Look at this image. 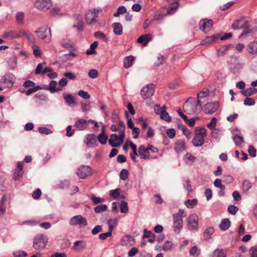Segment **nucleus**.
<instances>
[{
	"mask_svg": "<svg viewBox=\"0 0 257 257\" xmlns=\"http://www.w3.org/2000/svg\"><path fill=\"white\" fill-rule=\"evenodd\" d=\"M207 135V131L205 127H200L195 130V135L192 143L195 147H199L204 143V138Z\"/></svg>",
	"mask_w": 257,
	"mask_h": 257,
	"instance_id": "obj_1",
	"label": "nucleus"
},
{
	"mask_svg": "<svg viewBox=\"0 0 257 257\" xmlns=\"http://www.w3.org/2000/svg\"><path fill=\"white\" fill-rule=\"evenodd\" d=\"M38 38L42 39L45 42L48 43L50 41L51 37V30L46 26H43L39 28L36 31Z\"/></svg>",
	"mask_w": 257,
	"mask_h": 257,
	"instance_id": "obj_2",
	"label": "nucleus"
},
{
	"mask_svg": "<svg viewBox=\"0 0 257 257\" xmlns=\"http://www.w3.org/2000/svg\"><path fill=\"white\" fill-rule=\"evenodd\" d=\"M47 242V238L46 235L39 234L34 239L33 246L35 249H40L44 248Z\"/></svg>",
	"mask_w": 257,
	"mask_h": 257,
	"instance_id": "obj_3",
	"label": "nucleus"
},
{
	"mask_svg": "<svg viewBox=\"0 0 257 257\" xmlns=\"http://www.w3.org/2000/svg\"><path fill=\"white\" fill-rule=\"evenodd\" d=\"M155 92V86L153 83H150L144 86L141 91L143 98L146 99L151 97Z\"/></svg>",
	"mask_w": 257,
	"mask_h": 257,
	"instance_id": "obj_4",
	"label": "nucleus"
},
{
	"mask_svg": "<svg viewBox=\"0 0 257 257\" xmlns=\"http://www.w3.org/2000/svg\"><path fill=\"white\" fill-rule=\"evenodd\" d=\"M183 221L179 213H175L173 215V229L176 234L180 233L183 227Z\"/></svg>",
	"mask_w": 257,
	"mask_h": 257,
	"instance_id": "obj_5",
	"label": "nucleus"
},
{
	"mask_svg": "<svg viewBox=\"0 0 257 257\" xmlns=\"http://www.w3.org/2000/svg\"><path fill=\"white\" fill-rule=\"evenodd\" d=\"M190 230H197L198 228V217L195 214L190 215L187 219Z\"/></svg>",
	"mask_w": 257,
	"mask_h": 257,
	"instance_id": "obj_6",
	"label": "nucleus"
},
{
	"mask_svg": "<svg viewBox=\"0 0 257 257\" xmlns=\"http://www.w3.org/2000/svg\"><path fill=\"white\" fill-rule=\"evenodd\" d=\"M52 6L50 0H38L34 4V6L41 11H47Z\"/></svg>",
	"mask_w": 257,
	"mask_h": 257,
	"instance_id": "obj_7",
	"label": "nucleus"
},
{
	"mask_svg": "<svg viewBox=\"0 0 257 257\" xmlns=\"http://www.w3.org/2000/svg\"><path fill=\"white\" fill-rule=\"evenodd\" d=\"M69 223L71 225H83L84 226L87 225L86 219L80 215L72 217L69 220Z\"/></svg>",
	"mask_w": 257,
	"mask_h": 257,
	"instance_id": "obj_8",
	"label": "nucleus"
},
{
	"mask_svg": "<svg viewBox=\"0 0 257 257\" xmlns=\"http://www.w3.org/2000/svg\"><path fill=\"white\" fill-rule=\"evenodd\" d=\"M91 169L88 166H82L79 167L76 174L81 179H84L91 174Z\"/></svg>",
	"mask_w": 257,
	"mask_h": 257,
	"instance_id": "obj_9",
	"label": "nucleus"
},
{
	"mask_svg": "<svg viewBox=\"0 0 257 257\" xmlns=\"http://www.w3.org/2000/svg\"><path fill=\"white\" fill-rule=\"evenodd\" d=\"M15 80V76L11 73L6 74L1 79V83L5 84L7 86H12Z\"/></svg>",
	"mask_w": 257,
	"mask_h": 257,
	"instance_id": "obj_10",
	"label": "nucleus"
},
{
	"mask_svg": "<svg viewBox=\"0 0 257 257\" xmlns=\"http://www.w3.org/2000/svg\"><path fill=\"white\" fill-rule=\"evenodd\" d=\"M183 109L185 112L188 114L198 113L201 110L197 109L196 104L188 103V102H185L183 105Z\"/></svg>",
	"mask_w": 257,
	"mask_h": 257,
	"instance_id": "obj_11",
	"label": "nucleus"
},
{
	"mask_svg": "<svg viewBox=\"0 0 257 257\" xmlns=\"http://www.w3.org/2000/svg\"><path fill=\"white\" fill-rule=\"evenodd\" d=\"M208 96V92L207 91H202L197 94V109L202 110V104L205 102V100H202V99H206Z\"/></svg>",
	"mask_w": 257,
	"mask_h": 257,
	"instance_id": "obj_12",
	"label": "nucleus"
},
{
	"mask_svg": "<svg viewBox=\"0 0 257 257\" xmlns=\"http://www.w3.org/2000/svg\"><path fill=\"white\" fill-rule=\"evenodd\" d=\"M218 107L217 102H209L205 104L204 111L207 114H212L217 110Z\"/></svg>",
	"mask_w": 257,
	"mask_h": 257,
	"instance_id": "obj_13",
	"label": "nucleus"
},
{
	"mask_svg": "<svg viewBox=\"0 0 257 257\" xmlns=\"http://www.w3.org/2000/svg\"><path fill=\"white\" fill-rule=\"evenodd\" d=\"M23 162H18L17 163L16 169H15L14 174V179L15 180H19L23 174V167H24Z\"/></svg>",
	"mask_w": 257,
	"mask_h": 257,
	"instance_id": "obj_14",
	"label": "nucleus"
},
{
	"mask_svg": "<svg viewBox=\"0 0 257 257\" xmlns=\"http://www.w3.org/2000/svg\"><path fill=\"white\" fill-rule=\"evenodd\" d=\"M86 145L93 148L97 145L96 137L94 134H88L86 136V140L85 142Z\"/></svg>",
	"mask_w": 257,
	"mask_h": 257,
	"instance_id": "obj_15",
	"label": "nucleus"
},
{
	"mask_svg": "<svg viewBox=\"0 0 257 257\" xmlns=\"http://www.w3.org/2000/svg\"><path fill=\"white\" fill-rule=\"evenodd\" d=\"M74 126L79 131H83L88 126V121L84 119H79L75 122Z\"/></svg>",
	"mask_w": 257,
	"mask_h": 257,
	"instance_id": "obj_16",
	"label": "nucleus"
},
{
	"mask_svg": "<svg viewBox=\"0 0 257 257\" xmlns=\"http://www.w3.org/2000/svg\"><path fill=\"white\" fill-rule=\"evenodd\" d=\"M213 24V22L211 19H203L199 22V28L201 31H204L206 28L211 27Z\"/></svg>",
	"mask_w": 257,
	"mask_h": 257,
	"instance_id": "obj_17",
	"label": "nucleus"
},
{
	"mask_svg": "<svg viewBox=\"0 0 257 257\" xmlns=\"http://www.w3.org/2000/svg\"><path fill=\"white\" fill-rule=\"evenodd\" d=\"M138 153L140 157L144 160L148 159L150 156V152L147 148L141 145L139 147Z\"/></svg>",
	"mask_w": 257,
	"mask_h": 257,
	"instance_id": "obj_18",
	"label": "nucleus"
},
{
	"mask_svg": "<svg viewBox=\"0 0 257 257\" xmlns=\"http://www.w3.org/2000/svg\"><path fill=\"white\" fill-rule=\"evenodd\" d=\"M63 97L67 105L71 106L76 104V99L71 94L63 93Z\"/></svg>",
	"mask_w": 257,
	"mask_h": 257,
	"instance_id": "obj_19",
	"label": "nucleus"
},
{
	"mask_svg": "<svg viewBox=\"0 0 257 257\" xmlns=\"http://www.w3.org/2000/svg\"><path fill=\"white\" fill-rule=\"evenodd\" d=\"M152 35L150 34H144L141 36L137 40V42L146 46L150 41L152 40Z\"/></svg>",
	"mask_w": 257,
	"mask_h": 257,
	"instance_id": "obj_20",
	"label": "nucleus"
},
{
	"mask_svg": "<svg viewBox=\"0 0 257 257\" xmlns=\"http://www.w3.org/2000/svg\"><path fill=\"white\" fill-rule=\"evenodd\" d=\"M118 137L115 134H111L110 136V139L108 140V144L112 147H118L120 146V143H115L114 142L118 141Z\"/></svg>",
	"mask_w": 257,
	"mask_h": 257,
	"instance_id": "obj_21",
	"label": "nucleus"
},
{
	"mask_svg": "<svg viewBox=\"0 0 257 257\" xmlns=\"http://www.w3.org/2000/svg\"><path fill=\"white\" fill-rule=\"evenodd\" d=\"M231 222L228 218H224L219 225L220 229L222 231H226L230 227Z\"/></svg>",
	"mask_w": 257,
	"mask_h": 257,
	"instance_id": "obj_22",
	"label": "nucleus"
},
{
	"mask_svg": "<svg viewBox=\"0 0 257 257\" xmlns=\"http://www.w3.org/2000/svg\"><path fill=\"white\" fill-rule=\"evenodd\" d=\"M185 144L184 140H178L175 144V150L178 153L182 152L185 149Z\"/></svg>",
	"mask_w": 257,
	"mask_h": 257,
	"instance_id": "obj_23",
	"label": "nucleus"
},
{
	"mask_svg": "<svg viewBox=\"0 0 257 257\" xmlns=\"http://www.w3.org/2000/svg\"><path fill=\"white\" fill-rule=\"evenodd\" d=\"M215 230L213 227H207L204 231L203 235L204 239L208 241L211 238L212 235L214 233Z\"/></svg>",
	"mask_w": 257,
	"mask_h": 257,
	"instance_id": "obj_24",
	"label": "nucleus"
},
{
	"mask_svg": "<svg viewBox=\"0 0 257 257\" xmlns=\"http://www.w3.org/2000/svg\"><path fill=\"white\" fill-rule=\"evenodd\" d=\"M113 32L116 35H121L122 34V26L120 23H114L112 24Z\"/></svg>",
	"mask_w": 257,
	"mask_h": 257,
	"instance_id": "obj_25",
	"label": "nucleus"
},
{
	"mask_svg": "<svg viewBox=\"0 0 257 257\" xmlns=\"http://www.w3.org/2000/svg\"><path fill=\"white\" fill-rule=\"evenodd\" d=\"M9 69L12 70H15L17 64V57L16 55H13L8 61Z\"/></svg>",
	"mask_w": 257,
	"mask_h": 257,
	"instance_id": "obj_26",
	"label": "nucleus"
},
{
	"mask_svg": "<svg viewBox=\"0 0 257 257\" xmlns=\"http://www.w3.org/2000/svg\"><path fill=\"white\" fill-rule=\"evenodd\" d=\"M242 95L244 96H250L257 93V89L252 87H249L241 91Z\"/></svg>",
	"mask_w": 257,
	"mask_h": 257,
	"instance_id": "obj_27",
	"label": "nucleus"
},
{
	"mask_svg": "<svg viewBox=\"0 0 257 257\" xmlns=\"http://www.w3.org/2000/svg\"><path fill=\"white\" fill-rule=\"evenodd\" d=\"M252 183L248 179L244 180L242 184V192L246 194L248 191L251 188Z\"/></svg>",
	"mask_w": 257,
	"mask_h": 257,
	"instance_id": "obj_28",
	"label": "nucleus"
},
{
	"mask_svg": "<svg viewBox=\"0 0 257 257\" xmlns=\"http://www.w3.org/2000/svg\"><path fill=\"white\" fill-rule=\"evenodd\" d=\"M166 107L165 105L163 106V109L161 111L160 114V118L162 119L165 120L168 122L171 121V117L169 115V113L166 111Z\"/></svg>",
	"mask_w": 257,
	"mask_h": 257,
	"instance_id": "obj_29",
	"label": "nucleus"
},
{
	"mask_svg": "<svg viewBox=\"0 0 257 257\" xmlns=\"http://www.w3.org/2000/svg\"><path fill=\"white\" fill-rule=\"evenodd\" d=\"M134 60V57L132 55L125 57L123 60L124 67L126 69L130 68L132 65Z\"/></svg>",
	"mask_w": 257,
	"mask_h": 257,
	"instance_id": "obj_30",
	"label": "nucleus"
},
{
	"mask_svg": "<svg viewBox=\"0 0 257 257\" xmlns=\"http://www.w3.org/2000/svg\"><path fill=\"white\" fill-rule=\"evenodd\" d=\"M248 51L250 54L257 53V41L252 42L248 45Z\"/></svg>",
	"mask_w": 257,
	"mask_h": 257,
	"instance_id": "obj_31",
	"label": "nucleus"
},
{
	"mask_svg": "<svg viewBox=\"0 0 257 257\" xmlns=\"http://www.w3.org/2000/svg\"><path fill=\"white\" fill-rule=\"evenodd\" d=\"M86 20L88 24H91L97 21L96 19L93 16V12L89 11L85 15Z\"/></svg>",
	"mask_w": 257,
	"mask_h": 257,
	"instance_id": "obj_32",
	"label": "nucleus"
},
{
	"mask_svg": "<svg viewBox=\"0 0 257 257\" xmlns=\"http://www.w3.org/2000/svg\"><path fill=\"white\" fill-rule=\"evenodd\" d=\"M198 202L197 199H193L192 200L188 199L185 202V204L188 208H193L195 207Z\"/></svg>",
	"mask_w": 257,
	"mask_h": 257,
	"instance_id": "obj_33",
	"label": "nucleus"
},
{
	"mask_svg": "<svg viewBox=\"0 0 257 257\" xmlns=\"http://www.w3.org/2000/svg\"><path fill=\"white\" fill-rule=\"evenodd\" d=\"M107 209V206L105 204H100L96 206L94 208V211L96 213H100L105 211Z\"/></svg>",
	"mask_w": 257,
	"mask_h": 257,
	"instance_id": "obj_34",
	"label": "nucleus"
},
{
	"mask_svg": "<svg viewBox=\"0 0 257 257\" xmlns=\"http://www.w3.org/2000/svg\"><path fill=\"white\" fill-rule=\"evenodd\" d=\"M232 139H233L235 144L237 146H240L241 143L244 142L243 137H242L239 135H234L232 137Z\"/></svg>",
	"mask_w": 257,
	"mask_h": 257,
	"instance_id": "obj_35",
	"label": "nucleus"
},
{
	"mask_svg": "<svg viewBox=\"0 0 257 257\" xmlns=\"http://www.w3.org/2000/svg\"><path fill=\"white\" fill-rule=\"evenodd\" d=\"M126 13V8L123 6H121L117 8L116 12L113 14V16L115 17H118L120 15L125 14Z\"/></svg>",
	"mask_w": 257,
	"mask_h": 257,
	"instance_id": "obj_36",
	"label": "nucleus"
},
{
	"mask_svg": "<svg viewBox=\"0 0 257 257\" xmlns=\"http://www.w3.org/2000/svg\"><path fill=\"white\" fill-rule=\"evenodd\" d=\"M185 118H182L183 120L185 121V122L190 126H193L194 125L195 120L198 119L199 118L198 117H196L194 118H191L190 119H188L187 115H185Z\"/></svg>",
	"mask_w": 257,
	"mask_h": 257,
	"instance_id": "obj_37",
	"label": "nucleus"
},
{
	"mask_svg": "<svg viewBox=\"0 0 257 257\" xmlns=\"http://www.w3.org/2000/svg\"><path fill=\"white\" fill-rule=\"evenodd\" d=\"M90 199L93 201L94 205H97L99 203L104 202L105 199L99 197H96L94 195H91Z\"/></svg>",
	"mask_w": 257,
	"mask_h": 257,
	"instance_id": "obj_38",
	"label": "nucleus"
},
{
	"mask_svg": "<svg viewBox=\"0 0 257 257\" xmlns=\"http://www.w3.org/2000/svg\"><path fill=\"white\" fill-rule=\"evenodd\" d=\"M98 142L102 145H105L107 143L108 137L105 134H99L97 137Z\"/></svg>",
	"mask_w": 257,
	"mask_h": 257,
	"instance_id": "obj_39",
	"label": "nucleus"
},
{
	"mask_svg": "<svg viewBox=\"0 0 257 257\" xmlns=\"http://www.w3.org/2000/svg\"><path fill=\"white\" fill-rule=\"evenodd\" d=\"M120 212L121 213H126L128 211L127 203L124 201H122L120 205Z\"/></svg>",
	"mask_w": 257,
	"mask_h": 257,
	"instance_id": "obj_40",
	"label": "nucleus"
},
{
	"mask_svg": "<svg viewBox=\"0 0 257 257\" xmlns=\"http://www.w3.org/2000/svg\"><path fill=\"white\" fill-rule=\"evenodd\" d=\"M94 36L96 38H99L103 39L104 41L107 42L108 38L106 37L105 35L100 31H97L94 33Z\"/></svg>",
	"mask_w": 257,
	"mask_h": 257,
	"instance_id": "obj_41",
	"label": "nucleus"
},
{
	"mask_svg": "<svg viewBox=\"0 0 257 257\" xmlns=\"http://www.w3.org/2000/svg\"><path fill=\"white\" fill-rule=\"evenodd\" d=\"M7 200L6 196L4 195L0 201V214H3L5 212V203Z\"/></svg>",
	"mask_w": 257,
	"mask_h": 257,
	"instance_id": "obj_42",
	"label": "nucleus"
},
{
	"mask_svg": "<svg viewBox=\"0 0 257 257\" xmlns=\"http://www.w3.org/2000/svg\"><path fill=\"white\" fill-rule=\"evenodd\" d=\"M222 135L221 131L218 128H213V130L211 133L212 137L214 139H217L220 137Z\"/></svg>",
	"mask_w": 257,
	"mask_h": 257,
	"instance_id": "obj_43",
	"label": "nucleus"
},
{
	"mask_svg": "<svg viewBox=\"0 0 257 257\" xmlns=\"http://www.w3.org/2000/svg\"><path fill=\"white\" fill-rule=\"evenodd\" d=\"M16 20L18 24H22L24 23V13L22 12H18L16 15Z\"/></svg>",
	"mask_w": 257,
	"mask_h": 257,
	"instance_id": "obj_44",
	"label": "nucleus"
},
{
	"mask_svg": "<svg viewBox=\"0 0 257 257\" xmlns=\"http://www.w3.org/2000/svg\"><path fill=\"white\" fill-rule=\"evenodd\" d=\"M61 44L62 46L65 48H69L72 47V42L68 39H63Z\"/></svg>",
	"mask_w": 257,
	"mask_h": 257,
	"instance_id": "obj_45",
	"label": "nucleus"
},
{
	"mask_svg": "<svg viewBox=\"0 0 257 257\" xmlns=\"http://www.w3.org/2000/svg\"><path fill=\"white\" fill-rule=\"evenodd\" d=\"M128 175V171L125 169H123L120 172L119 177L122 180H125L127 179Z\"/></svg>",
	"mask_w": 257,
	"mask_h": 257,
	"instance_id": "obj_46",
	"label": "nucleus"
},
{
	"mask_svg": "<svg viewBox=\"0 0 257 257\" xmlns=\"http://www.w3.org/2000/svg\"><path fill=\"white\" fill-rule=\"evenodd\" d=\"M57 84V81L55 80H51L49 83V87L50 88V91L52 93L56 92V85Z\"/></svg>",
	"mask_w": 257,
	"mask_h": 257,
	"instance_id": "obj_47",
	"label": "nucleus"
},
{
	"mask_svg": "<svg viewBox=\"0 0 257 257\" xmlns=\"http://www.w3.org/2000/svg\"><path fill=\"white\" fill-rule=\"evenodd\" d=\"M244 19V17H242L240 19L236 20L232 24V25H231L232 29H233L234 30H239V27H238V25L240 24V23H241V22H242L243 21Z\"/></svg>",
	"mask_w": 257,
	"mask_h": 257,
	"instance_id": "obj_48",
	"label": "nucleus"
},
{
	"mask_svg": "<svg viewBox=\"0 0 257 257\" xmlns=\"http://www.w3.org/2000/svg\"><path fill=\"white\" fill-rule=\"evenodd\" d=\"M120 189L116 188L114 190H111L109 191V195L113 198L116 199L119 196Z\"/></svg>",
	"mask_w": 257,
	"mask_h": 257,
	"instance_id": "obj_49",
	"label": "nucleus"
},
{
	"mask_svg": "<svg viewBox=\"0 0 257 257\" xmlns=\"http://www.w3.org/2000/svg\"><path fill=\"white\" fill-rule=\"evenodd\" d=\"M38 131L40 133L44 135H49L52 133V131L46 127H39L38 128Z\"/></svg>",
	"mask_w": 257,
	"mask_h": 257,
	"instance_id": "obj_50",
	"label": "nucleus"
},
{
	"mask_svg": "<svg viewBox=\"0 0 257 257\" xmlns=\"http://www.w3.org/2000/svg\"><path fill=\"white\" fill-rule=\"evenodd\" d=\"M238 210V207L233 205H229L227 208L228 212L232 215H235L237 213Z\"/></svg>",
	"mask_w": 257,
	"mask_h": 257,
	"instance_id": "obj_51",
	"label": "nucleus"
},
{
	"mask_svg": "<svg viewBox=\"0 0 257 257\" xmlns=\"http://www.w3.org/2000/svg\"><path fill=\"white\" fill-rule=\"evenodd\" d=\"M255 100L252 98L247 97L244 100L243 104L245 105L252 106L255 104Z\"/></svg>",
	"mask_w": 257,
	"mask_h": 257,
	"instance_id": "obj_52",
	"label": "nucleus"
},
{
	"mask_svg": "<svg viewBox=\"0 0 257 257\" xmlns=\"http://www.w3.org/2000/svg\"><path fill=\"white\" fill-rule=\"evenodd\" d=\"M63 75L66 78L70 80H74L76 78L75 74L71 71H67L64 73Z\"/></svg>",
	"mask_w": 257,
	"mask_h": 257,
	"instance_id": "obj_53",
	"label": "nucleus"
},
{
	"mask_svg": "<svg viewBox=\"0 0 257 257\" xmlns=\"http://www.w3.org/2000/svg\"><path fill=\"white\" fill-rule=\"evenodd\" d=\"M213 40L210 37L207 36L204 39L202 40L201 42V45L208 46L212 43H213Z\"/></svg>",
	"mask_w": 257,
	"mask_h": 257,
	"instance_id": "obj_54",
	"label": "nucleus"
},
{
	"mask_svg": "<svg viewBox=\"0 0 257 257\" xmlns=\"http://www.w3.org/2000/svg\"><path fill=\"white\" fill-rule=\"evenodd\" d=\"M88 76L91 79H95L98 76V73L95 69H91L89 70L88 73Z\"/></svg>",
	"mask_w": 257,
	"mask_h": 257,
	"instance_id": "obj_55",
	"label": "nucleus"
},
{
	"mask_svg": "<svg viewBox=\"0 0 257 257\" xmlns=\"http://www.w3.org/2000/svg\"><path fill=\"white\" fill-rule=\"evenodd\" d=\"M234 180L233 178L229 175H224L223 176V181L227 184L231 183Z\"/></svg>",
	"mask_w": 257,
	"mask_h": 257,
	"instance_id": "obj_56",
	"label": "nucleus"
},
{
	"mask_svg": "<svg viewBox=\"0 0 257 257\" xmlns=\"http://www.w3.org/2000/svg\"><path fill=\"white\" fill-rule=\"evenodd\" d=\"M172 246L173 243L172 242L168 240L164 244L163 246V250L165 251L171 250Z\"/></svg>",
	"mask_w": 257,
	"mask_h": 257,
	"instance_id": "obj_57",
	"label": "nucleus"
},
{
	"mask_svg": "<svg viewBox=\"0 0 257 257\" xmlns=\"http://www.w3.org/2000/svg\"><path fill=\"white\" fill-rule=\"evenodd\" d=\"M16 33L14 31L7 32L4 33V37L6 39H14L16 38Z\"/></svg>",
	"mask_w": 257,
	"mask_h": 257,
	"instance_id": "obj_58",
	"label": "nucleus"
},
{
	"mask_svg": "<svg viewBox=\"0 0 257 257\" xmlns=\"http://www.w3.org/2000/svg\"><path fill=\"white\" fill-rule=\"evenodd\" d=\"M78 94L82 98L85 99H88L90 98V95L88 93V92L86 91H84L83 90H79L78 93Z\"/></svg>",
	"mask_w": 257,
	"mask_h": 257,
	"instance_id": "obj_59",
	"label": "nucleus"
},
{
	"mask_svg": "<svg viewBox=\"0 0 257 257\" xmlns=\"http://www.w3.org/2000/svg\"><path fill=\"white\" fill-rule=\"evenodd\" d=\"M217 119L213 117L212 118L211 121L207 125V126L210 129H213L216 126Z\"/></svg>",
	"mask_w": 257,
	"mask_h": 257,
	"instance_id": "obj_60",
	"label": "nucleus"
},
{
	"mask_svg": "<svg viewBox=\"0 0 257 257\" xmlns=\"http://www.w3.org/2000/svg\"><path fill=\"white\" fill-rule=\"evenodd\" d=\"M214 253L216 255L217 257H226V255L224 254L223 250L221 248L216 249L214 251Z\"/></svg>",
	"mask_w": 257,
	"mask_h": 257,
	"instance_id": "obj_61",
	"label": "nucleus"
},
{
	"mask_svg": "<svg viewBox=\"0 0 257 257\" xmlns=\"http://www.w3.org/2000/svg\"><path fill=\"white\" fill-rule=\"evenodd\" d=\"M248 152L250 156L255 157L256 155V151L252 145L248 147Z\"/></svg>",
	"mask_w": 257,
	"mask_h": 257,
	"instance_id": "obj_62",
	"label": "nucleus"
},
{
	"mask_svg": "<svg viewBox=\"0 0 257 257\" xmlns=\"http://www.w3.org/2000/svg\"><path fill=\"white\" fill-rule=\"evenodd\" d=\"M166 134L170 139H173L175 136V134H176L175 130L174 128L168 129L166 131Z\"/></svg>",
	"mask_w": 257,
	"mask_h": 257,
	"instance_id": "obj_63",
	"label": "nucleus"
},
{
	"mask_svg": "<svg viewBox=\"0 0 257 257\" xmlns=\"http://www.w3.org/2000/svg\"><path fill=\"white\" fill-rule=\"evenodd\" d=\"M13 255L15 257H25L27 253L24 251H18L14 252Z\"/></svg>",
	"mask_w": 257,
	"mask_h": 257,
	"instance_id": "obj_64",
	"label": "nucleus"
}]
</instances>
